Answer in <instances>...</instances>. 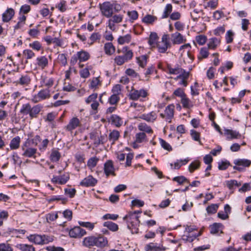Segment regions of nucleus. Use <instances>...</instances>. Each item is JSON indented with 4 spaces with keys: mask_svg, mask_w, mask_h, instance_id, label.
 <instances>
[{
    "mask_svg": "<svg viewBox=\"0 0 251 251\" xmlns=\"http://www.w3.org/2000/svg\"><path fill=\"white\" fill-rule=\"evenodd\" d=\"M100 11L102 16L109 18L115 12L120 11V5L116 2L105 1L99 5Z\"/></svg>",
    "mask_w": 251,
    "mask_h": 251,
    "instance_id": "nucleus-1",
    "label": "nucleus"
},
{
    "mask_svg": "<svg viewBox=\"0 0 251 251\" xmlns=\"http://www.w3.org/2000/svg\"><path fill=\"white\" fill-rule=\"evenodd\" d=\"M123 219L126 220L127 227L131 230L133 233H138V227L140 223L138 216L135 215L134 213H129L125 216Z\"/></svg>",
    "mask_w": 251,
    "mask_h": 251,
    "instance_id": "nucleus-2",
    "label": "nucleus"
},
{
    "mask_svg": "<svg viewBox=\"0 0 251 251\" xmlns=\"http://www.w3.org/2000/svg\"><path fill=\"white\" fill-rule=\"evenodd\" d=\"M27 239L30 242L36 245H44L51 241V238L45 235L37 234H31L27 237Z\"/></svg>",
    "mask_w": 251,
    "mask_h": 251,
    "instance_id": "nucleus-3",
    "label": "nucleus"
},
{
    "mask_svg": "<svg viewBox=\"0 0 251 251\" xmlns=\"http://www.w3.org/2000/svg\"><path fill=\"white\" fill-rule=\"evenodd\" d=\"M90 54L83 50L77 51L74 54L70 60V63L72 65H75L78 61L80 62L87 61L90 58Z\"/></svg>",
    "mask_w": 251,
    "mask_h": 251,
    "instance_id": "nucleus-4",
    "label": "nucleus"
},
{
    "mask_svg": "<svg viewBox=\"0 0 251 251\" xmlns=\"http://www.w3.org/2000/svg\"><path fill=\"white\" fill-rule=\"evenodd\" d=\"M22 150L23 151L22 155L25 157L35 158L37 149L31 147L29 144V141H26L22 146Z\"/></svg>",
    "mask_w": 251,
    "mask_h": 251,
    "instance_id": "nucleus-5",
    "label": "nucleus"
},
{
    "mask_svg": "<svg viewBox=\"0 0 251 251\" xmlns=\"http://www.w3.org/2000/svg\"><path fill=\"white\" fill-rule=\"evenodd\" d=\"M156 47L160 53H165L168 48H171V44L169 41V36L168 34H164L160 41L156 43Z\"/></svg>",
    "mask_w": 251,
    "mask_h": 251,
    "instance_id": "nucleus-6",
    "label": "nucleus"
},
{
    "mask_svg": "<svg viewBox=\"0 0 251 251\" xmlns=\"http://www.w3.org/2000/svg\"><path fill=\"white\" fill-rule=\"evenodd\" d=\"M51 92L50 89L46 88L41 90L36 95L32 98L31 100L34 103L50 98Z\"/></svg>",
    "mask_w": 251,
    "mask_h": 251,
    "instance_id": "nucleus-7",
    "label": "nucleus"
},
{
    "mask_svg": "<svg viewBox=\"0 0 251 251\" xmlns=\"http://www.w3.org/2000/svg\"><path fill=\"white\" fill-rule=\"evenodd\" d=\"M175 105L171 104L168 105L165 108L164 113H160V117L169 123L172 122V120L174 116Z\"/></svg>",
    "mask_w": 251,
    "mask_h": 251,
    "instance_id": "nucleus-8",
    "label": "nucleus"
},
{
    "mask_svg": "<svg viewBox=\"0 0 251 251\" xmlns=\"http://www.w3.org/2000/svg\"><path fill=\"white\" fill-rule=\"evenodd\" d=\"M148 95V93L147 90L145 89H140L139 90L135 89H132L129 93V99L136 100L140 98H145Z\"/></svg>",
    "mask_w": 251,
    "mask_h": 251,
    "instance_id": "nucleus-9",
    "label": "nucleus"
},
{
    "mask_svg": "<svg viewBox=\"0 0 251 251\" xmlns=\"http://www.w3.org/2000/svg\"><path fill=\"white\" fill-rule=\"evenodd\" d=\"M234 164L236 166L233 167V169L241 171L243 170V168L241 166L244 167L250 166L251 164V161L246 159H238L234 161Z\"/></svg>",
    "mask_w": 251,
    "mask_h": 251,
    "instance_id": "nucleus-10",
    "label": "nucleus"
},
{
    "mask_svg": "<svg viewBox=\"0 0 251 251\" xmlns=\"http://www.w3.org/2000/svg\"><path fill=\"white\" fill-rule=\"evenodd\" d=\"M69 235L72 238H81L86 234V231L80 226H75L69 231Z\"/></svg>",
    "mask_w": 251,
    "mask_h": 251,
    "instance_id": "nucleus-11",
    "label": "nucleus"
},
{
    "mask_svg": "<svg viewBox=\"0 0 251 251\" xmlns=\"http://www.w3.org/2000/svg\"><path fill=\"white\" fill-rule=\"evenodd\" d=\"M97 98L98 94L95 93L90 95L85 100V102L87 104H89L92 102L91 104V108L95 111L97 110L99 105V103L97 100Z\"/></svg>",
    "mask_w": 251,
    "mask_h": 251,
    "instance_id": "nucleus-12",
    "label": "nucleus"
},
{
    "mask_svg": "<svg viewBox=\"0 0 251 251\" xmlns=\"http://www.w3.org/2000/svg\"><path fill=\"white\" fill-rule=\"evenodd\" d=\"M115 169L113 166V162L111 160L107 161L104 164V172L108 177L109 175L115 176Z\"/></svg>",
    "mask_w": 251,
    "mask_h": 251,
    "instance_id": "nucleus-13",
    "label": "nucleus"
},
{
    "mask_svg": "<svg viewBox=\"0 0 251 251\" xmlns=\"http://www.w3.org/2000/svg\"><path fill=\"white\" fill-rule=\"evenodd\" d=\"M97 183V180L90 175L84 178L80 185L85 187L94 186Z\"/></svg>",
    "mask_w": 251,
    "mask_h": 251,
    "instance_id": "nucleus-14",
    "label": "nucleus"
},
{
    "mask_svg": "<svg viewBox=\"0 0 251 251\" xmlns=\"http://www.w3.org/2000/svg\"><path fill=\"white\" fill-rule=\"evenodd\" d=\"M94 246H96L98 247H103L107 245L108 241L107 238L102 235L98 236H94Z\"/></svg>",
    "mask_w": 251,
    "mask_h": 251,
    "instance_id": "nucleus-15",
    "label": "nucleus"
},
{
    "mask_svg": "<svg viewBox=\"0 0 251 251\" xmlns=\"http://www.w3.org/2000/svg\"><path fill=\"white\" fill-rule=\"evenodd\" d=\"M15 14V11L12 8H8L2 15V21L6 23L10 21Z\"/></svg>",
    "mask_w": 251,
    "mask_h": 251,
    "instance_id": "nucleus-16",
    "label": "nucleus"
},
{
    "mask_svg": "<svg viewBox=\"0 0 251 251\" xmlns=\"http://www.w3.org/2000/svg\"><path fill=\"white\" fill-rule=\"evenodd\" d=\"M171 37L174 44H181L186 41L182 35L178 32L172 34Z\"/></svg>",
    "mask_w": 251,
    "mask_h": 251,
    "instance_id": "nucleus-17",
    "label": "nucleus"
},
{
    "mask_svg": "<svg viewBox=\"0 0 251 251\" xmlns=\"http://www.w3.org/2000/svg\"><path fill=\"white\" fill-rule=\"evenodd\" d=\"M166 250L165 247L162 246H157L156 244L150 243L146 245L145 247V251H164Z\"/></svg>",
    "mask_w": 251,
    "mask_h": 251,
    "instance_id": "nucleus-18",
    "label": "nucleus"
},
{
    "mask_svg": "<svg viewBox=\"0 0 251 251\" xmlns=\"http://www.w3.org/2000/svg\"><path fill=\"white\" fill-rule=\"evenodd\" d=\"M140 118L148 122L153 123L157 118V114L155 112L151 111L147 114H142Z\"/></svg>",
    "mask_w": 251,
    "mask_h": 251,
    "instance_id": "nucleus-19",
    "label": "nucleus"
},
{
    "mask_svg": "<svg viewBox=\"0 0 251 251\" xmlns=\"http://www.w3.org/2000/svg\"><path fill=\"white\" fill-rule=\"evenodd\" d=\"M80 121L76 117L73 118L69 122L68 125L66 126V129L69 131H72L80 126Z\"/></svg>",
    "mask_w": 251,
    "mask_h": 251,
    "instance_id": "nucleus-20",
    "label": "nucleus"
},
{
    "mask_svg": "<svg viewBox=\"0 0 251 251\" xmlns=\"http://www.w3.org/2000/svg\"><path fill=\"white\" fill-rule=\"evenodd\" d=\"M146 138V135L144 132H139L135 135V141L133 143L132 147L134 149H136L138 147L137 143H141L143 142Z\"/></svg>",
    "mask_w": 251,
    "mask_h": 251,
    "instance_id": "nucleus-21",
    "label": "nucleus"
},
{
    "mask_svg": "<svg viewBox=\"0 0 251 251\" xmlns=\"http://www.w3.org/2000/svg\"><path fill=\"white\" fill-rule=\"evenodd\" d=\"M31 82V78L28 75L25 74L22 75L19 80H17V83L23 86H27Z\"/></svg>",
    "mask_w": 251,
    "mask_h": 251,
    "instance_id": "nucleus-22",
    "label": "nucleus"
},
{
    "mask_svg": "<svg viewBox=\"0 0 251 251\" xmlns=\"http://www.w3.org/2000/svg\"><path fill=\"white\" fill-rule=\"evenodd\" d=\"M223 226L220 223H214L209 227L210 233L212 234H216L223 233Z\"/></svg>",
    "mask_w": 251,
    "mask_h": 251,
    "instance_id": "nucleus-23",
    "label": "nucleus"
},
{
    "mask_svg": "<svg viewBox=\"0 0 251 251\" xmlns=\"http://www.w3.org/2000/svg\"><path fill=\"white\" fill-rule=\"evenodd\" d=\"M36 61L38 67L42 70L45 69L48 65V60L44 56L37 57Z\"/></svg>",
    "mask_w": 251,
    "mask_h": 251,
    "instance_id": "nucleus-24",
    "label": "nucleus"
},
{
    "mask_svg": "<svg viewBox=\"0 0 251 251\" xmlns=\"http://www.w3.org/2000/svg\"><path fill=\"white\" fill-rule=\"evenodd\" d=\"M221 40L216 37L212 38L209 39L207 46L208 49L210 50H215L220 45Z\"/></svg>",
    "mask_w": 251,
    "mask_h": 251,
    "instance_id": "nucleus-25",
    "label": "nucleus"
},
{
    "mask_svg": "<svg viewBox=\"0 0 251 251\" xmlns=\"http://www.w3.org/2000/svg\"><path fill=\"white\" fill-rule=\"evenodd\" d=\"M120 136V132L117 130H110L108 135V140L113 144L118 140Z\"/></svg>",
    "mask_w": 251,
    "mask_h": 251,
    "instance_id": "nucleus-26",
    "label": "nucleus"
},
{
    "mask_svg": "<svg viewBox=\"0 0 251 251\" xmlns=\"http://www.w3.org/2000/svg\"><path fill=\"white\" fill-rule=\"evenodd\" d=\"M20 143L21 138L19 136H17L13 138L9 144L10 149L12 150H17L20 147Z\"/></svg>",
    "mask_w": 251,
    "mask_h": 251,
    "instance_id": "nucleus-27",
    "label": "nucleus"
},
{
    "mask_svg": "<svg viewBox=\"0 0 251 251\" xmlns=\"http://www.w3.org/2000/svg\"><path fill=\"white\" fill-rule=\"evenodd\" d=\"M42 106L40 104H37L33 107H31V113H30V117L31 118H36L37 115L41 111Z\"/></svg>",
    "mask_w": 251,
    "mask_h": 251,
    "instance_id": "nucleus-28",
    "label": "nucleus"
},
{
    "mask_svg": "<svg viewBox=\"0 0 251 251\" xmlns=\"http://www.w3.org/2000/svg\"><path fill=\"white\" fill-rule=\"evenodd\" d=\"M157 19L156 16L147 14L143 18L142 21L147 25H152L157 20Z\"/></svg>",
    "mask_w": 251,
    "mask_h": 251,
    "instance_id": "nucleus-29",
    "label": "nucleus"
},
{
    "mask_svg": "<svg viewBox=\"0 0 251 251\" xmlns=\"http://www.w3.org/2000/svg\"><path fill=\"white\" fill-rule=\"evenodd\" d=\"M54 80L52 78L48 77H42L41 83V85L43 86H46L49 88L52 86L53 84Z\"/></svg>",
    "mask_w": 251,
    "mask_h": 251,
    "instance_id": "nucleus-30",
    "label": "nucleus"
},
{
    "mask_svg": "<svg viewBox=\"0 0 251 251\" xmlns=\"http://www.w3.org/2000/svg\"><path fill=\"white\" fill-rule=\"evenodd\" d=\"M89 88L96 90L101 85L99 77H93L90 80Z\"/></svg>",
    "mask_w": 251,
    "mask_h": 251,
    "instance_id": "nucleus-31",
    "label": "nucleus"
},
{
    "mask_svg": "<svg viewBox=\"0 0 251 251\" xmlns=\"http://www.w3.org/2000/svg\"><path fill=\"white\" fill-rule=\"evenodd\" d=\"M16 248L21 251H35V248L31 245L19 244L16 245Z\"/></svg>",
    "mask_w": 251,
    "mask_h": 251,
    "instance_id": "nucleus-32",
    "label": "nucleus"
},
{
    "mask_svg": "<svg viewBox=\"0 0 251 251\" xmlns=\"http://www.w3.org/2000/svg\"><path fill=\"white\" fill-rule=\"evenodd\" d=\"M225 134L228 139L238 138L240 136V134L238 132L227 129L225 130Z\"/></svg>",
    "mask_w": 251,
    "mask_h": 251,
    "instance_id": "nucleus-33",
    "label": "nucleus"
},
{
    "mask_svg": "<svg viewBox=\"0 0 251 251\" xmlns=\"http://www.w3.org/2000/svg\"><path fill=\"white\" fill-rule=\"evenodd\" d=\"M110 120L112 124L116 127H120L123 124L122 119L117 115H112L110 117Z\"/></svg>",
    "mask_w": 251,
    "mask_h": 251,
    "instance_id": "nucleus-34",
    "label": "nucleus"
},
{
    "mask_svg": "<svg viewBox=\"0 0 251 251\" xmlns=\"http://www.w3.org/2000/svg\"><path fill=\"white\" fill-rule=\"evenodd\" d=\"M173 10V6L171 4H167L164 8L163 14L161 16L162 19H166L168 18Z\"/></svg>",
    "mask_w": 251,
    "mask_h": 251,
    "instance_id": "nucleus-35",
    "label": "nucleus"
},
{
    "mask_svg": "<svg viewBox=\"0 0 251 251\" xmlns=\"http://www.w3.org/2000/svg\"><path fill=\"white\" fill-rule=\"evenodd\" d=\"M181 103L184 108L190 109L193 106L192 102L186 97V95L181 99Z\"/></svg>",
    "mask_w": 251,
    "mask_h": 251,
    "instance_id": "nucleus-36",
    "label": "nucleus"
},
{
    "mask_svg": "<svg viewBox=\"0 0 251 251\" xmlns=\"http://www.w3.org/2000/svg\"><path fill=\"white\" fill-rule=\"evenodd\" d=\"M105 53L107 55L112 54L115 51V48L111 43H106L104 44Z\"/></svg>",
    "mask_w": 251,
    "mask_h": 251,
    "instance_id": "nucleus-37",
    "label": "nucleus"
},
{
    "mask_svg": "<svg viewBox=\"0 0 251 251\" xmlns=\"http://www.w3.org/2000/svg\"><path fill=\"white\" fill-rule=\"evenodd\" d=\"M60 157L61 154L57 150L53 149L51 151L50 158L52 162H56L58 161Z\"/></svg>",
    "mask_w": 251,
    "mask_h": 251,
    "instance_id": "nucleus-38",
    "label": "nucleus"
},
{
    "mask_svg": "<svg viewBox=\"0 0 251 251\" xmlns=\"http://www.w3.org/2000/svg\"><path fill=\"white\" fill-rule=\"evenodd\" d=\"M123 52L124 53V55H123V56L126 59V62L131 59L133 57V52L131 50H129L128 47H124L123 49Z\"/></svg>",
    "mask_w": 251,
    "mask_h": 251,
    "instance_id": "nucleus-39",
    "label": "nucleus"
},
{
    "mask_svg": "<svg viewBox=\"0 0 251 251\" xmlns=\"http://www.w3.org/2000/svg\"><path fill=\"white\" fill-rule=\"evenodd\" d=\"M103 226L107 227L109 230L113 232L117 231L119 228L117 224L110 221L104 222Z\"/></svg>",
    "mask_w": 251,
    "mask_h": 251,
    "instance_id": "nucleus-40",
    "label": "nucleus"
},
{
    "mask_svg": "<svg viewBox=\"0 0 251 251\" xmlns=\"http://www.w3.org/2000/svg\"><path fill=\"white\" fill-rule=\"evenodd\" d=\"M94 236H88L84 238L83 241V245L87 247L90 248L94 246Z\"/></svg>",
    "mask_w": 251,
    "mask_h": 251,
    "instance_id": "nucleus-41",
    "label": "nucleus"
},
{
    "mask_svg": "<svg viewBox=\"0 0 251 251\" xmlns=\"http://www.w3.org/2000/svg\"><path fill=\"white\" fill-rule=\"evenodd\" d=\"M131 40L130 34H126L125 36H121L118 39V42L120 45L128 43Z\"/></svg>",
    "mask_w": 251,
    "mask_h": 251,
    "instance_id": "nucleus-42",
    "label": "nucleus"
},
{
    "mask_svg": "<svg viewBox=\"0 0 251 251\" xmlns=\"http://www.w3.org/2000/svg\"><path fill=\"white\" fill-rule=\"evenodd\" d=\"M158 36L155 32H151L150 35L148 43L152 47H154L156 45V41L158 40Z\"/></svg>",
    "mask_w": 251,
    "mask_h": 251,
    "instance_id": "nucleus-43",
    "label": "nucleus"
},
{
    "mask_svg": "<svg viewBox=\"0 0 251 251\" xmlns=\"http://www.w3.org/2000/svg\"><path fill=\"white\" fill-rule=\"evenodd\" d=\"M208 49L205 47L202 48L200 50L198 59L199 60H201L203 58H207L208 56Z\"/></svg>",
    "mask_w": 251,
    "mask_h": 251,
    "instance_id": "nucleus-44",
    "label": "nucleus"
},
{
    "mask_svg": "<svg viewBox=\"0 0 251 251\" xmlns=\"http://www.w3.org/2000/svg\"><path fill=\"white\" fill-rule=\"evenodd\" d=\"M137 63L139 66L142 68H144L147 65V57L146 55H141L139 57H136Z\"/></svg>",
    "mask_w": 251,
    "mask_h": 251,
    "instance_id": "nucleus-45",
    "label": "nucleus"
},
{
    "mask_svg": "<svg viewBox=\"0 0 251 251\" xmlns=\"http://www.w3.org/2000/svg\"><path fill=\"white\" fill-rule=\"evenodd\" d=\"M23 55L25 59L28 60L31 59L32 58L34 57L35 54L32 50L29 49H26L24 50L23 52Z\"/></svg>",
    "mask_w": 251,
    "mask_h": 251,
    "instance_id": "nucleus-46",
    "label": "nucleus"
},
{
    "mask_svg": "<svg viewBox=\"0 0 251 251\" xmlns=\"http://www.w3.org/2000/svg\"><path fill=\"white\" fill-rule=\"evenodd\" d=\"M31 105L29 103H25L22 105L20 110V113L24 115L29 114L31 113Z\"/></svg>",
    "mask_w": 251,
    "mask_h": 251,
    "instance_id": "nucleus-47",
    "label": "nucleus"
},
{
    "mask_svg": "<svg viewBox=\"0 0 251 251\" xmlns=\"http://www.w3.org/2000/svg\"><path fill=\"white\" fill-rule=\"evenodd\" d=\"M99 158L96 156L91 157L87 162V166L90 168H94L97 164Z\"/></svg>",
    "mask_w": 251,
    "mask_h": 251,
    "instance_id": "nucleus-48",
    "label": "nucleus"
},
{
    "mask_svg": "<svg viewBox=\"0 0 251 251\" xmlns=\"http://www.w3.org/2000/svg\"><path fill=\"white\" fill-rule=\"evenodd\" d=\"M234 33L231 30H228L226 34V41L227 44L231 43L233 42Z\"/></svg>",
    "mask_w": 251,
    "mask_h": 251,
    "instance_id": "nucleus-49",
    "label": "nucleus"
},
{
    "mask_svg": "<svg viewBox=\"0 0 251 251\" xmlns=\"http://www.w3.org/2000/svg\"><path fill=\"white\" fill-rule=\"evenodd\" d=\"M0 251H13L11 245L8 243H0Z\"/></svg>",
    "mask_w": 251,
    "mask_h": 251,
    "instance_id": "nucleus-50",
    "label": "nucleus"
},
{
    "mask_svg": "<svg viewBox=\"0 0 251 251\" xmlns=\"http://www.w3.org/2000/svg\"><path fill=\"white\" fill-rule=\"evenodd\" d=\"M138 129L140 131L146 132L147 133H151L152 130L150 126H147L145 123H141L138 126Z\"/></svg>",
    "mask_w": 251,
    "mask_h": 251,
    "instance_id": "nucleus-51",
    "label": "nucleus"
},
{
    "mask_svg": "<svg viewBox=\"0 0 251 251\" xmlns=\"http://www.w3.org/2000/svg\"><path fill=\"white\" fill-rule=\"evenodd\" d=\"M218 208L217 204H212L206 208V211L209 214L215 213Z\"/></svg>",
    "mask_w": 251,
    "mask_h": 251,
    "instance_id": "nucleus-52",
    "label": "nucleus"
},
{
    "mask_svg": "<svg viewBox=\"0 0 251 251\" xmlns=\"http://www.w3.org/2000/svg\"><path fill=\"white\" fill-rule=\"evenodd\" d=\"M109 20L115 24H119L122 22L123 16L120 14L112 15Z\"/></svg>",
    "mask_w": 251,
    "mask_h": 251,
    "instance_id": "nucleus-53",
    "label": "nucleus"
},
{
    "mask_svg": "<svg viewBox=\"0 0 251 251\" xmlns=\"http://www.w3.org/2000/svg\"><path fill=\"white\" fill-rule=\"evenodd\" d=\"M159 143L161 146V147L165 150H167L169 151H170L172 150V148L171 145L166 142L164 140L159 138Z\"/></svg>",
    "mask_w": 251,
    "mask_h": 251,
    "instance_id": "nucleus-54",
    "label": "nucleus"
},
{
    "mask_svg": "<svg viewBox=\"0 0 251 251\" xmlns=\"http://www.w3.org/2000/svg\"><path fill=\"white\" fill-rule=\"evenodd\" d=\"M201 162L199 161H195L191 163L189 166V170L191 173L198 169L200 166Z\"/></svg>",
    "mask_w": 251,
    "mask_h": 251,
    "instance_id": "nucleus-55",
    "label": "nucleus"
},
{
    "mask_svg": "<svg viewBox=\"0 0 251 251\" xmlns=\"http://www.w3.org/2000/svg\"><path fill=\"white\" fill-rule=\"evenodd\" d=\"M197 237L196 234L191 235L190 234H184L182 236V239L189 242H193Z\"/></svg>",
    "mask_w": 251,
    "mask_h": 251,
    "instance_id": "nucleus-56",
    "label": "nucleus"
},
{
    "mask_svg": "<svg viewBox=\"0 0 251 251\" xmlns=\"http://www.w3.org/2000/svg\"><path fill=\"white\" fill-rule=\"evenodd\" d=\"M29 46L36 51H39L42 48L41 44L37 41H34L29 44Z\"/></svg>",
    "mask_w": 251,
    "mask_h": 251,
    "instance_id": "nucleus-57",
    "label": "nucleus"
},
{
    "mask_svg": "<svg viewBox=\"0 0 251 251\" xmlns=\"http://www.w3.org/2000/svg\"><path fill=\"white\" fill-rule=\"evenodd\" d=\"M26 141H29V144L32 143L33 145L37 146L38 144L41 142V138L39 135H36L31 139H27Z\"/></svg>",
    "mask_w": 251,
    "mask_h": 251,
    "instance_id": "nucleus-58",
    "label": "nucleus"
},
{
    "mask_svg": "<svg viewBox=\"0 0 251 251\" xmlns=\"http://www.w3.org/2000/svg\"><path fill=\"white\" fill-rule=\"evenodd\" d=\"M126 62V61L123 55H118L114 58V63L118 66H121Z\"/></svg>",
    "mask_w": 251,
    "mask_h": 251,
    "instance_id": "nucleus-59",
    "label": "nucleus"
},
{
    "mask_svg": "<svg viewBox=\"0 0 251 251\" xmlns=\"http://www.w3.org/2000/svg\"><path fill=\"white\" fill-rule=\"evenodd\" d=\"M90 138L93 140L94 145L96 146L100 145V139L97 133L92 132L90 133Z\"/></svg>",
    "mask_w": 251,
    "mask_h": 251,
    "instance_id": "nucleus-60",
    "label": "nucleus"
},
{
    "mask_svg": "<svg viewBox=\"0 0 251 251\" xmlns=\"http://www.w3.org/2000/svg\"><path fill=\"white\" fill-rule=\"evenodd\" d=\"M127 14L130 18V21L132 22L137 20L138 18V13L135 10L128 11Z\"/></svg>",
    "mask_w": 251,
    "mask_h": 251,
    "instance_id": "nucleus-61",
    "label": "nucleus"
},
{
    "mask_svg": "<svg viewBox=\"0 0 251 251\" xmlns=\"http://www.w3.org/2000/svg\"><path fill=\"white\" fill-rule=\"evenodd\" d=\"M119 100L120 97L119 95L113 94L109 98L108 102H109L110 104L112 105H115L117 103Z\"/></svg>",
    "mask_w": 251,
    "mask_h": 251,
    "instance_id": "nucleus-62",
    "label": "nucleus"
},
{
    "mask_svg": "<svg viewBox=\"0 0 251 251\" xmlns=\"http://www.w3.org/2000/svg\"><path fill=\"white\" fill-rule=\"evenodd\" d=\"M78 224L80 226L85 227L90 230H92L94 227V224L92 223L89 222H82V221H79Z\"/></svg>",
    "mask_w": 251,
    "mask_h": 251,
    "instance_id": "nucleus-63",
    "label": "nucleus"
},
{
    "mask_svg": "<svg viewBox=\"0 0 251 251\" xmlns=\"http://www.w3.org/2000/svg\"><path fill=\"white\" fill-rule=\"evenodd\" d=\"M125 73L128 76H131L133 78L139 77V75L136 73L133 69L128 68L126 70Z\"/></svg>",
    "mask_w": 251,
    "mask_h": 251,
    "instance_id": "nucleus-64",
    "label": "nucleus"
}]
</instances>
